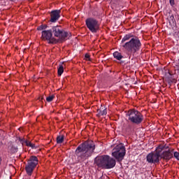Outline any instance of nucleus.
Listing matches in <instances>:
<instances>
[{
	"instance_id": "nucleus-2",
	"label": "nucleus",
	"mask_w": 179,
	"mask_h": 179,
	"mask_svg": "<svg viewBox=\"0 0 179 179\" xmlns=\"http://www.w3.org/2000/svg\"><path fill=\"white\" fill-rule=\"evenodd\" d=\"M122 47L127 51L129 59L134 57L142 47V43L138 37L132 38L129 41L125 43Z\"/></svg>"
},
{
	"instance_id": "nucleus-4",
	"label": "nucleus",
	"mask_w": 179,
	"mask_h": 179,
	"mask_svg": "<svg viewBox=\"0 0 179 179\" xmlns=\"http://www.w3.org/2000/svg\"><path fill=\"white\" fill-rule=\"evenodd\" d=\"M125 153V147L120 144L113 149L112 156L116 159L117 162H122V160H124Z\"/></svg>"
},
{
	"instance_id": "nucleus-19",
	"label": "nucleus",
	"mask_w": 179,
	"mask_h": 179,
	"mask_svg": "<svg viewBox=\"0 0 179 179\" xmlns=\"http://www.w3.org/2000/svg\"><path fill=\"white\" fill-rule=\"evenodd\" d=\"M57 73H58L59 76H61V75H62V73H64V66H62V64H60L58 68Z\"/></svg>"
},
{
	"instance_id": "nucleus-15",
	"label": "nucleus",
	"mask_w": 179,
	"mask_h": 179,
	"mask_svg": "<svg viewBox=\"0 0 179 179\" xmlns=\"http://www.w3.org/2000/svg\"><path fill=\"white\" fill-rule=\"evenodd\" d=\"M20 141L21 142H24V143H26L27 146H29V148H31V149H37V147H36V144H33L31 143V142L27 141V140H22L21 138H20Z\"/></svg>"
},
{
	"instance_id": "nucleus-3",
	"label": "nucleus",
	"mask_w": 179,
	"mask_h": 179,
	"mask_svg": "<svg viewBox=\"0 0 179 179\" xmlns=\"http://www.w3.org/2000/svg\"><path fill=\"white\" fill-rule=\"evenodd\" d=\"M126 115L127 117H129V121H131L133 124H139L143 121L142 113L135 109L129 110Z\"/></svg>"
},
{
	"instance_id": "nucleus-25",
	"label": "nucleus",
	"mask_w": 179,
	"mask_h": 179,
	"mask_svg": "<svg viewBox=\"0 0 179 179\" xmlns=\"http://www.w3.org/2000/svg\"><path fill=\"white\" fill-rule=\"evenodd\" d=\"M158 150H160V149H162V150H164V149H169V146H159L157 148Z\"/></svg>"
},
{
	"instance_id": "nucleus-17",
	"label": "nucleus",
	"mask_w": 179,
	"mask_h": 179,
	"mask_svg": "<svg viewBox=\"0 0 179 179\" xmlns=\"http://www.w3.org/2000/svg\"><path fill=\"white\" fill-rule=\"evenodd\" d=\"M113 57L118 61H121V59H122V58H124V57H122V55H121V53L119 52H115L113 53Z\"/></svg>"
},
{
	"instance_id": "nucleus-26",
	"label": "nucleus",
	"mask_w": 179,
	"mask_h": 179,
	"mask_svg": "<svg viewBox=\"0 0 179 179\" xmlns=\"http://www.w3.org/2000/svg\"><path fill=\"white\" fill-rule=\"evenodd\" d=\"M85 57L87 61H90V55L89 54H85Z\"/></svg>"
},
{
	"instance_id": "nucleus-16",
	"label": "nucleus",
	"mask_w": 179,
	"mask_h": 179,
	"mask_svg": "<svg viewBox=\"0 0 179 179\" xmlns=\"http://www.w3.org/2000/svg\"><path fill=\"white\" fill-rule=\"evenodd\" d=\"M107 115V109L100 108L97 110V117H101L102 115Z\"/></svg>"
},
{
	"instance_id": "nucleus-29",
	"label": "nucleus",
	"mask_w": 179,
	"mask_h": 179,
	"mask_svg": "<svg viewBox=\"0 0 179 179\" xmlns=\"http://www.w3.org/2000/svg\"><path fill=\"white\" fill-rule=\"evenodd\" d=\"M2 159L0 158V162H1Z\"/></svg>"
},
{
	"instance_id": "nucleus-10",
	"label": "nucleus",
	"mask_w": 179,
	"mask_h": 179,
	"mask_svg": "<svg viewBox=\"0 0 179 179\" xmlns=\"http://www.w3.org/2000/svg\"><path fill=\"white\" fill-rule=\"evenodd\" d=\"M108 157V155H101L100 157H96L94 159L95 164L101 169H106Z\"/></svg>"
},
{
	"instance_id": "nucleus-24",
	"label": "nucleus",
	"mask_w": 179,
	"mask_h": 179,
	"mask_svg": "<svg viewBox=\"0 0 179 179\" xmlns=\"http://www.w3.org/2000/svg\"><path fill=\"white\" fill-rule=\"evenodd\" d=\"M173 156L175 159H177V160H179V152H175L173 153Z\"/></svg>"
},
{
	"instance_id": "nucleus-1",
	"label": "nucleus",
	"mask_w": 179,
	"mask_h": 179,
	"mask_svg": "<svg viewBox=\"0 0 179 179\" xmlns=\"http://www.w3.org/2000/svg\"><path fill=\"white\" fill-rule=\"evenodd\" d=\"M96 145L93 141H85L81 143L76 150V155L79 163H83L94 153Z\"/></svg>"
},
{
	"instance_id": "nucleus-12",
	"label": "nucleus",
	"mask_w": 179,
	"mask_h": 179,
	"mask_svg": "<svg viewBox=\"0 0 179 179\" xmlns=\"http://www.w3.org/2000/svg\"><path fill=\"white\" fill-rule=\"evenodd\" d=\"M173 157V152L169 150L168 151L161 152L160 159H163L164 160H170Z\"/></svg>"
},
{
	"instance_id": "nucleus-27",
	"label": "nucleus",
	"mask_w": 179,
	"mask_h": 179,
	"mask_svg": "<svg viewBox=\"0 0 179 179\" xmlns=\"http://www.w3.org/2000/svg\"><path fill=\"white\" fill-rule=\"evenodd\" d=\"M169 3H170L171 6H174V5H175L174 0H169Z\"/></svg>"
},
{
	"instance_id": "nucleus-5",
	"label": "nucleus",
	"mask_w": 179,
	"mask_h": 179,
	"mask_svg": "<svg viewBox=\"0 0 179 179\" xmlns=\"http://www.w3.org/2000/svg\"><path fill=\"white\" fill-rule=\"evenodd\" d=\"M52 34L55 37L59 38L61 41H64L65 38L68 37V32L65 31L60 26H53L51 29Z\"/></svg>"
},
{
	"instance_id": "nucleus-28",
	"label": "nucleus",
	"mask_w": 179,
	"mask_h": 179,
	"mask_svg": "<svg viewBox=\"0 0 179 179\" xmlns=\"http://www.w3.org/2000/svg\"><path fill=\"white\" fill-rule=\"evenodd\" d=\"M170 20H171V22H172L173 23H174V15H171V16L170 17Z\"/></svg>"
},
{
	"instance_id": "nucleus-9",
	"label": "nucleus",
	"mask_w": 179,
	"mask_h": 179,
	"mask_svg": "<svg viewBox=\"0 0 179 179\" xmlns=\"http://www.w3.org/2000/svg\"><path fill=\"white\" fill-rule=\"evenodd\" d=\"M42 40L48 41L49 44H57L58 41L52 37V31L51 29L42 31Z\"/></svg>"
},
{
	"instance_id": "nucleus-18",
	"label": "nucleus",
	"mask_w": 179,
	"mask_h": 179,
	"mask_svg": "<svg viewBox=\"0 0 179 179\" xmlns=\"http://www.w3.org/2000/svg\"><path fill=\"white\" fill-rule=\"evenodd\" d=\"M134 37V35L129 34L125 35L123 38L122 39V43H125V41H128L130 38H132Z\"/></svg>"
},
{
	"instance_id": "nucleus-14",
	"label": "nucleus",
	"mask_w": 179,
	"mask_h": 179,
	"mask_svg": "<svg viewBox=\"0 0 179 179\" xmlns=\"http://www.w3.org/2000/svg\"><path fill=\"white\" fill-rule=\"evenodd\" d=\"M165 80L169 84L173 83V82H174V78L173 77V75H171V73H170L169 72L166 73V74H165Z\"/></svg>"
},
{
	"instance_id": "nucleus-11",
	"label": "nucleus",
	"mask_w": 179,
	"mask_h": 179,
	"mask_svg": "<svg viewBox=\"0 0 179 179\" xmlns=\"http://www.w3.org/2000/svg\"><path fill=\"white\" fill-rule=\"evenodd\" d=\"M59 13H61V10H54L51 11L50 22L55 23L60 17Z\"/></svg>"
},
{
	"instance_id": "nucleus-22",
	"label": "nucleus",
	"mask_w": 179,
	"mask_h": 179,
	"mask_svg": "<svg viewBox=\"0 0 179 179\" xmlns=\"http://www.w3.org/2000/svg\"><path fill=\"white\" fill-rule=\"evenodd\" d=\"M48 26L47 24H42L37 27V30L41 31V30H45L47 29Z\"/></svg>"
},
{
	"instance_id": "nucleus-30",
	"label": "nucleus",
	"mask_w": 179,
	"mask_h": 179,
	"mask_svg": "<svg viewBox=\"0 0 179 179\" xmlns=\"http://www.w3.org/2000/svg\"><path fill=\"white\" fill-rule=\"evenodd\" d=\"M10 1H15V0H10Z\"/></svg>"
},
{
	"instance_id": "nucleus-7",
	"label": "nucleus",
	"mask_w": 179,
	"mask_h": 179,
	"mask_svg": "<svg viewBox=\"0 0 179 179\" xmlns=\"http://www.w3.org/2000/svg\"><path fill=\"white\" fill-rule=\"evenodd\" d=\"M162 152H163V148H161L160 150L157 148L155 152L149 153L147 155V162L154 164H155V163H159V162H160V155Z\"/></svg>"
},
{
	"instance_id": "nucleus-13",
	"label": "nucleus",
	"mask_w": 179,
	"mask_h": 179,
	"mask_svg": "<svg viewBox=\"0 0 179 179\" xmlns=\"http://www.w3.org/2000/svg\"><path fill=\"white\" fill-rule=\"evenodd\" d=\"M116 161L114 158H111V157L108 155V158L106 159V169H113L115 167Z\"/></svg>"
},
{
	"instance_id": "nucleus-8",
	"label": "nucleus",
	"mask_w": 179,
	"mask_h": 179,
	"mask_svg": "<svg viewBox=\"0 0 179 179\" xmlns=\"http://www.w3.org/2000/svg\"><path fill=\"white\" fill-rule=\"evenodd\" d=\"M85 23L87 29H89L92 33H97V30H99L100 26L98 20L94 18H87Z\"/></svg>"
},
{
	"instance_id": "nucleus-23",
	"label": "nucleus",
	"mask_w": 179,
	"mask_h": 179,
	"mask_svg": "<svg viewBox=\"0 0 179 179\" xmlns=\"http://www.w3.org/2000/svg\"><path fill=\"white\" fill-rule=\"evenodd\" d=\"M55 97V96L54 95L49 96L46 98V101H48V103H50V101H52V100H54Z\"/></svg>"
},
{
	"instance_id": "nucleus-20",
	"label": "nucleus",
	"mask_w": 179,
	"mask_h": 179,
	"mask_svg": "<svg viewBox=\"0 0 179 179\" xmlns=\"http://www.w3.org/2000/svg\"><path fill=\"white\" fill-rule=\"evenodd\" d=\"M64 135L62 136H58L57 137V143H62V142H64Z\"/></svg>"
},
{
	"instance_id": "nucleus-6",
	"label": "nucleus",
	"mask_w": 179,
	"mask_h": 179,
	"mask_svg": "<svg viewBox=\"0 0 179 179\" xmlns=\"http://www.w3.org/2000/svg\"><path fill=\"white\" fill-rule=\"evenodd\" d=\"M38 164V159L36 156H31L25 166V170L28 176L33 174V171L36 169V166Z\"/></svg>"
},
{
	"instance_id": "nucleus-21",
	"label": "nucleus",
	"mask_w": 179,
	"mask_h": 179,
	"mask_svg": "<svg viewBox=\"0 0 179 179\" xmlns=\"http://www.w3.org/2000/svg\"><path fill=\"white\" fill-rule=\"evenodd\" d=\"M10 151L11 152V153H16V152H17V147L10 145Z\"/></svg>"
}]
</instances>
